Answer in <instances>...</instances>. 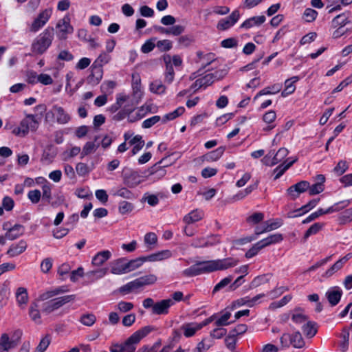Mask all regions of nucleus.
<instances>
[{"label":"nucleus","mask_w":352,"mask_h":352,"mask_svg":"<svg viewBox=\"0 0 352 352\" xmlns=\"http://www.w3.org/2000/svg\"><path fill=\"white\" fill-rule=\"evenodd\" d=\"M283 235L281 234H274L269 236L268 237L258 241V245L261 248H264L271 244L278 243L283 240Z\"/></svg>","instance_id":"obj_26"},{"label":"nucleus","mask_w":352,"mask_h":352,"mask_svg":"<svg viewBox=\"0 0 352 352\" xmlns=\"http://www.w3.org/2000/svg\"><path fill=\"white\" fill-rule=\"evenodd\" d=\"M143 263L144 261H142V257H140L134 260H131L129 261H126V272L138 268Z\"/></svg>","instance_id":"obj_41"},{"label":"nucleus","mask_w":352,"mask_h":352,"mask_svg":"<svg viewBox=\"0 0 352 352\" xmlns=\"http://www.w3.org/2000/svg\"><path fill=\"white\" fill-rule=\"evenodd\" d=\"M184 112V107H179L175 109L174 111L166 114L164 118V121L166 122L167 120H170L176 118L177 117L181 116Z\"/></svg>","instance_id":"obj_53"},{"label":"nucleus","mask_w":352,"mask_h":352,"mask_svg":"<svg viewBox=\"0 0 352 352\" xmlns=\"http://www.w3.org/2000/svg\"><path fill=\"white\" fill-rule=\"evenodd\" d=\"M297 157H295L294 160H292L291 162L286 164L288 160H285L284 162H283L280 165H279L278 167H276L274 169V172L277 173L275 176V179H277L279 178L289 167H291L294 163H295L297 161Z\"/></svg>","instance_id":"obj_32"},{"label":"nucleus","mask_w":352,"mask_h":352,"mask_svg":"<svg viewBox=\"0 0 352 352\" xmlns=\"http://www.w3.org/2000/svg\"><path fill=\"white\" fill-rule=\"evenodd\" d=\"M173 303L171 299H165L157 302L153 307V313L157 315L166 314L168 312V309Z\"/></svg>","instance_id":"obj_13"},{"label":"nucleus","mask_w":352,"mask_h":352,"mask_svg":"<svg viewBox=\"0 0 352 352\" xmlns=\"http://www.w3.org/2000/svg\"><path fill=\"white\" fill-rule=\"evenodd\" d=\"M231 317V314L229 311H226L219 318L215 321V325L217 327L226 326L230 322L228 320Z\"/></svg>","instance_id":"obj_45"},{"label":"nucleus","mask_w":352,"mask_h":352,"mask_svg":"<svg viewBox=\"0 0 352 352\" xmlns=\"http://www.w3.org/2000/svg\"><path fill=\"white\" fill-rule=\"evenodd\" d=\"M142 181V176L136 171H131L124 175V182L130 188L137 186Z\"/></svg>","instance_id":"obj_12"},{"label":"nucleus","mask_w":352,"mask_h":352,"mask_svg":"<svg viewBox=\"0 0 352 352\" xmlns=\"http://www.w3.org/2000/svg\"><path fill=\"white\" fill-rule=\"evenodd\" d=\"M41 197V193L39 190H33L29 191L28 194V199L32 204H37L39 202Z\"/></svg>","instance_id":"obj_51"},{"label":"nucleus","mask_w":352,"mask_h":352,"mask_svg":"<svg viewBox=\"0 0 352 352\" xmlns=\"http://www.w3.org/2000/svg\"><path fill=\"white\" fill-rule=\"evenodd\" d=\"M51 342V338L50 336L47 335L45 337H43L38 345L36 347V352H44L47 348L48 347L49 344Z\"/></svg>","instance_id":"obj_43"},{"label":"nucleus","mask_w":352,"mask_h":352,"mask_svg":"<svg viewBox=\"0 0 352 352\" xmlns=\"http://www.w3.org/2000/svg\"><path fill=\"white\" fill-rule=\"evenodd\" d=\"M22 336L21 331H16L14 333L15 339L10 340L7 333H3L0 338V352H8L9 349L14 348L19 343Z\"/></svg>","instance_id":"obj_7"},{"label":"nucleus","mask_w":352,"mask_h":352,"mask_svg":"<svg viewBox=\"0 0 352 352\" xmlns=\"http://www.w3.org/2000/svg\"><path fill=\"white\" fill-rule=\"evenodd\" d=\"M233 277L232 276H229L228 277L224 278L222 279L218 284L215 285L213 289V292H217L219 291L221 289L227 286L229 283H231Z\"/></svg>","instance_id":"obj_58"},{"label":"nucleus","mask_w":352,"mask_h":352,"mask_svg":"<svg viewBox=\"0 0 352 352\" xmlns=\"http://www.w3.org/2000/svg\"><path fill=\"white\" fill-rule=\"evenodd\" d=\"M324 226L322 223H315L313 224L305 232L304 235V240L306 241L307 238L312 235L317 234Z\"/></svg>","instance_id":"obj_37"},{"label":"nucleus","mask_w":352,"mask_h":352,"mask_svg":"<svg viewBox=\"0 0 352 352\" xmlns=\"http://www.w3.org/2000/svg\"><path fill=\"white\" fill-rule=\"evenodd\" d=\"M24 232V228L23 226L16 224L11 228H9L6 233V237L8 240H14L21 236Z\"/></svg>","instance_id":"obj_23"},{"label":"nucleus","mask_w":352,"mask_h":352,"mask_svg":"<svg viewBox=\"0 0 352 352\" xmlns=\"http://www.w3.org/2000/svg\"><path fill=\"white\" fill-rule=\"evenodd\" d=\"M291 299H292L291 296H285L280 301L272 302L270 305V309L274 310L275 309L281 307L285 305L287 302H289Z\"/></svg>","instance_id":"obj_46"},{"label":"nucleus","mask_w":352,"mask_h":352,"mask_svg":"<svg viewBox=\"0 0 352 352\" xmlns=\"http://www.w3.org/2000/svg\"><path fill=\"white\" fill-rule=\"evenodd\" d=\"M54 35L53 28H46L32 43V52L37 55H41L51 45Z\"/></svg>","instance_id":"obj_3"},{"label":"nucleus","mask_w":352,"mask_h":352,"mask_svg":"<svg viewBox=\"0 0 352 352\" xmlns=\"http://www.w3.org/2000/svg\"><path fill=\"white\" fill-rule=\"evenodd\" d=\"M156 46L161 52H167L172 48V42L169 40L159 41Z\"/></svg>","instance_id":"obj_49"},{"label":"nucleus","mask_w":352,"mask_h":352,"mask_svg":"<svg viewBox=\"0 0 352 352\" xmlns=\"http://www.w3.org/2000/svg\"><path fill=\"white\" fill-rule=\"evenodd\" d=\"M117 307L120 311L126 313L131 311L133 308V304L129 302L121 301L118 302Z\"/></svg>","instance_id":"obj_60"},{"label":"nucleus","mask_w":352,"mask_h":352,"mask_svg":"<svg viewBox=\"0 0 352 352\" xmlns=\"http://www.w3.org/2000/svg\"><path fill=\"white\" fill-rule=\"evenodd\" d=\"M262 250L261 247L258 245L257 242L254 244L250 249H249L245 253V257L247 258H250L258 254V252Z\"/></svg>","instance_id":"obj_64"},{"label":"nucleus","mask_w":352,"mask_h":352,"mask_svg":"<svg viewBox=\"0 0 352 352\" xmlns=\"http://www.w3.org/2000/svg\"><path fill=\"white\" fill-rule=\"evenodd\" d=\"M99 144H95L94 142H87L82 151L81 153V158H83L85 156L89 155L90 153H94L96 149L98 148Z\"/></svg>","instance_id":"obj_35"},{"label":"nucleus","mask_w":352,"mask_h":352,"mask_svg":"<svg viewBox=\"0 0 352 352\" xmlns=\"http://www.w3.org/2000/svg\"><path fill=\"white\" fill-rule=\"evenodd\" d=\"M142 286L153 285L156 283L157 278L154 274H148L138 278Z\"/></svg>","instance_id":"obj_42"},{"label":"nucleus","mask_w":352,"mask_h":352,"mask_svg":"<svg viewBox=\"0 0 352 352\" xmlns=\"http://www.w3.org/2000/svg\"><path fill=\"white\" fill-rule=\"evenodd\" d=\"M154 329L151 326H146L135 331L124 343L112 344L111 352H134L135 344L138 343L143 338L146 336Z\"/></svg>","instance_id":"obj_2"},{"label":"nucleus","mask_w":352,"mask_h":352,"mask_svg":"<svg viewBox=\"0 0 352 352\" xmlns=\"http://www.w3.org/2000/svg\"><path fill=\"white\" fill-rule=\"evenodd\" d=\"M283 347H289L292 345L294 348H302L305 342L302 335L299 332H295L294 334L283 333L280 339Z\"/></svg>","instance_id":"obj_6"},{"label":"nucleus","mask_w":352,"mask_h":352,"mask_svg":"<svg viewBox=\"0 0 352 352\" xmlns=\"http://www.w3.org/2000/svg\"><path fill=\"white\" fill-rule=\"evenodd\" d=\"M302 329L305 336L309 338H313L317 333L316 323L310 320L302 325Z\"/></svg>","instance_id":"obj_31"},{"label":"nucleus","mask_w":352,"mask_h":352,"mask_svg":"<svg viewBox=\"0 0 352 352\" xmlns=\"http://www.w3.org/2000/svg\"><path fill=\"white\" fill-rule=\"evenodd\" d=\"M166 87L160 82H153L150 85V90L157 94H162L165 91Z\"/></svg>","instance_id":"obj_47"},{"label":"nucleus","mask_w":352,"mask_h":352,"mask_svg":"<svg viewBox=\"0 0 352 352\" xmlns=\"http://www.w3.org/2000/svg\"><path fill=\"white\" fill-rule=\"evenodd\" d=\"M108 272L107 268H100L96 270H91L87 272V276L89 278L95 277L96 278H101L104 277Z\"/></svg>","instance_id":"obj_39"},{"label":"nucleus","mask_w":352,"mask_h":352,"mask_svg":"<svg viewBox=\"0 0 352 352\" xmlns=\"http://www.w3.org/2000/svg\"><path fill=\"white\" fill-rule=\"evenodd\" d=\"M132 87L133 94L137 98H140L142 96L141 93V78L140 76L138 73L132 74Z\"/></svg>","instance_id":"obj_29"},{"label":"nucleus","mask_w":352,"mask_h":352,"mask_svg":"<svg viewBox=\"0 0 352 352\" xmlns=\"http://www.w3.org/2000/svg\"><path fill=\"white\" fill-rule=\"evenodd\" d=\"M308 190L310 195H315L323 192L324 190V186L315 183L311 186L309 184Z\"/></svg>","instance_id":"obj_57"},{"label":"nucleus","mask_w":352,"mask_h":352,"mask_svg":"<svg viewBox=\"0 0 352 352\" xmlns=\"http://www.w3.org/2000/svg\"><path fill=\"white\" fill-rule=\"evenodd\" d=\"M304 18L307 22H312L318 15V12L311 8H307L304 12Z\"/></svg>","instance_id":"obj_52"},{"label":"nucleus","mask_w":352,"mask_h":352,"mask_svg":"<svg viewBox=\"0 0 352 352\" xmlns=\"http://www.w3.org/2000/svg\"><path fill=\"white\" fill-rule=\"evenodd\" d=\"M75 295H67L58 298H55L49 300L43 304V312L50 314L60 307H63L66 303L74 300Z\"/></svg>","instance_id":"obj_5"},{"label":"nucleus","mask_w":352,"mask_h":352,"mask_svg":"<svg viewBox=\"0 0 352 352\" xmlns=\"http://www.w3.org/2000/svg\"><path fill=\"white\" fill-rule=\"evenodd\" d=\"M27 246V243L21 240L16 244H12L7 251V254L12 257L16 256L25 252Z\"/></svg>","instance_id":"obj_20"},{"label":"nucleus","mask_w":352,"mask_h":352,"mask_svg":"<svg viewBox=\"0 0 352 352\" xmlns=\"http://www.w3.org/2000/svg\"><path fill=\"white\" fill-rule=\"evenodd\" d=\"M144 241L148 246L155 245L157 242V236L154 232H148L145 234Z\"/></svg>","instance_id":"obj_48"},{"label":"nucleus","mask_w":352,"mask_h":352,"mask_svg":"<svg viewBox=\"0 0 352 352\" xmlns=\"http://www.w3.org/2000/svg\"><path fill=\"white\" fill-rule=\"evenodd\" d=\"M39 126V122L33 114H28L23 119L20 125L13 130V133L19 136H25L29 131L35 132Z\"/></svg>","instance_id":"obj_4"},{"label":"nucleus","mask_w":352,"mask_h":352,"mask_svg":"<svg viewBox=\"0 0 352 352\" xmlns=\"http://www.w3.org/2000/svg\"><path fill=\"white\" fill-rule=\"evenodd\" d=\"M202 217V213L197 210H195L185 215L183 220L186 224L189 225L201 220Z\"/></svg>","instance_id":"obj_30"},{"label":"nucleus","mask_w":352,"mask_h":352,"mask_svg":"<svg viewBox=\"0 0 352 352\" xmlns=\"http://www.w3.org/2000/svg\"><path fill=\"white\" fill-rule=\"evenodd\" d=\"M299 80L298 76H293L289 79H287L285 81V89L282 91L281 96L286 97L289 94H292L296 90V86L294 83Z\"/></svg>","instance_id":"obj_24"},{"label":"nucleus","mask_w":352,"mask_h":352,"mask_svg":"<svg viewBox=\"0 0 352 352\" xmlns=\"http://www.w3.org/2000/svg\"><path fill=\"white\" fill-rule=\"evenodd\" d=\"M111 256V252L109 250L99 252L94 256L91 263L94 266L100 267L108 261Z\"/></svg>","instance_id":"obj_17"},{"label":"nucleus","mask_w":352,"mask_h":352,"mask_svg":"<svg viewBox=\"0 0 352 352\" xmlns=\"http://www.w3.org/2000/svg\"><path fill=\"white\" fill-rule=\"evenodd\" d=\"M56 117V120L59 124H64L70 120L69 116L65 111L63 108L54 106L52 111H48L45 115V120L47 121L50 117Z\"/></svg>","instance_id":"obj_8"},{"label":"nucleus","mask_w":352,"mask_h":352,"mask_svg":"<svg viewBox=\"0 0 352 352\" xmlns=\"http://www.w3.org/2000/svg\"><path fill=\"white\" fill-rule=\"evenodd\" d=\"M163 59L166 65L165 80L168 83H170L175 76V72L171 65V56L169 54H166L163 56Z\"/></svg>","instance_id":"obj_19"},{"label":"nucleus","mask_w":352,"mask_h":352,"mask_svg":"<svg viewBox=\"0 0 352 352\" xmlns=\"http://www.w3.org/2000/svg\"><path fill=\"white\" fill-rule=\"evenodd\" d=\"M263 218L264 215L263 213L255 212L248 217L247 221L249 223H252L253 224H256L263 221Z\"/></svg>","instance_id":"obj_61"},{"label":"nucleus","mask_w":352,"mask_h":352,"mask_svg":"<svg viewBox=\"0 0 352 352\" xmlns=\"http://www.w3.org/2000/svg\"><path fill=\"white\" fill-rule=\"evenodd\" d=\"M342 291L339 289H333L326 293V296L329 302L332 305H336L340 300L342 296Z\"/></svg>","instance_id":"obj_25"},{"label":"nucleus","mask_w":352,"mask_h":352,"mask_svg":"<svg viewBox=\"0 0 352 352\" xmlns=\"http://www.w3.org/2000/svg\"><path fill=\"white\" fill-rule=\"evenodd\" d=\"M309 188V183L307 181H300L294 185L291 186L287 190V194L291 199L294 200L299 195L305 192Z\"/></svg>","instance_id":"obj_9"},{"label":"nucleus","mask_w":352,"mask_h":352,"mask_svg":"<svg viewBox=\"0 0 352 352\" xmlns=\"http://www.w3.org/2000/svg\"><path fill=\"white\" fill-rule=\"evenodd\" d=\"M201 329V325H199L197 322L185 323L181 327V330L186 338L193 336Z\"/></svg>","instance_id":"obj_18"},{"label":"nucleus","mask_w":352,"mask_h":352,"mask_svg":"<svg viewBox=\"0 0 352 352\" xmlns=\"http://www.w3.org/2000/svg\"><path fill=\"white\" fill-rule=\"evenodd\" d=\"M102 78V68L93 66L91 74L87 78V82L91 85H98Z\"/></svg>","instance_id":"obj_21"},{"label":"nucleus","mask_w":352,"mask_h":352,"mask_svg":"<svg viewBox=\"0 0 352 352\" xmlns=\"http://www.w3.org/2000/svg\"><path fill=\"white\" fill-rule=\"evenodd\" d=\"M171 256V253L169 250H163L155 254H152L147 256H142V261H159Z\"/></svg>","instance_id":"obj_22"},{"label":"nucleus","mask_w":352,"mask_h":352,"mask_svg":"<svg viewBox=\"0 0 352 352\" xmlns=\"http://www.w3.org/2000/svg\"><path fill=\"white\" fill-rule=\"evenodd\" d=\"M248 330V327L245 324H240L236 326L233 329H232L230 332L232 335L236 337L239 335H241L246 332Z\"/></svg>","instance_id":"obj_59"},{"label":"nucleus","mask_w":352,"mask_h":352,"mask_svg":"<svg viewBox=\"0 0 352 352\" xmlns=\"http://www.w3.org/2000/svg\"><path fill=\"white\" fill-rule=\"evenodd\" d=\"M76 170L79 175L85 176L89 173L90 169L86 164L79 162L76 164Z\"/></svg>","instance_id":"obj_54"},{"label":"nucleus","mask_w":352,"mask_h":352,"mask_svg":"<svg viewBox=\"0 0 352 352\" xmlns=\"http://www.w3.org/2000/svg\"><path fill=\"white\" fill-rule=\"evenodd\" d=\"M70 19L69 16H65L63 19L60 20L56 28L59 29L60 33H61L60 37L62 38H66V34L71 33L73 31V28L70 25Z\"/></svg>","instance_id":"obj_14"},{"label":"nucleus","mask_w":352,"mask_h":352,"mask_svg":"<svg viewBox=\"0 0 352 352\" xmlns=\"http://www.w3.org/2000/svg\"><path fill=\"white\" fill-rule=\"evenodd\" d=\"M213 77L214 81H217L223 79L228 74V69L223 68L218 69L213 73H210Z\"/></svg>","instance_id":"obj_62"},{"label":"nucleus","mask_w":352,"mask_h":352,"mask_svg":"<svg viewBox=\"0 0 352 352\" xmlns=\"http://www.w3.org/2000/svg\"><path fill=\"white\" fill-rule=\"evenodd\" d=\"M237 264L238 261L233 258L200 261L184 270L183 274L186 276H193L218 270H226Z\"/></svg>","instance_id":"obj_1"},{"label":"nucleus","mask_w":352,"mask_h":352,"mask_svg":"<svg viewBox=\"0 0 352 352\" xmlns=\"http://www.w3.org/2000/svg\"><path fill=\"white\" fill-rule=\"evenodd\" d=\"M214 82L213 77L211 74H208L200 78L192 84L191 88L195 89V91L202 87L206 88Z\"/></svg>","instance_id":"obj_15"},{"label":"nucleus","mask_w":352,"mask_h":352,"mask_svg":"<svg viewBox=\"0 0 352 352\" xmlns=\"http://www.w3.org/2000/svg\"><path fill=\"white\" fill-rule=\"evenodd\" d=\"M224 152V148L219 147L214 151L208 153L204 155V160L207 162H214L219 159Z\"/></svg>","instance_id":"obj_33"},{"label":"nucleus","mask_w":352,"mask_h":352,"mask_svg":"<svg viewBox=\"0 0 352 352\" xmlns=\"http://www.w3.org/2000/svg\"><path fill=\"white\" fill-rule=\"evenodd\" d=\"M344 263L340 259L336 261L325 273L327 276H331L336 272L342 268Z\"/></svg>","instance_id":"obj_56"},{"label":"nucleus","mask_w":352,"mask_h":352,"mask_svg":"<svg viewBox=\"0 0 352 352\" xmlns=\"http://www.w3.org/2000/svg\"><path fill=\"white\" fill-rule=\"evenodd\" d=\"M265 21V16H253L245 21L241 25L243 28H250L255 25H260Z\"/></svg>","instance_id":"obj_27"},{"label":"nucleus","mask_w":352,"mask_h":352,"mask_svg":"<svg viewBox=\"0 0 352 352\" xmlns=\"http://www.w3.org/2000/svg\"><path fill=\"white\" fill-rule=\"evenodd\" d=\"M111 272L113 274H121L126 272V259L122 258L111 263Z\"/></svg>","instance_id":"obj_16"},{"label":"nucleus","mask_w":352,"mask_h":352,"mask_svg":"<svg viewBox=\"0 0 352 352\" xmlns=\"http://www.w3.org/2000/svg\"><path fill=\"white\" fill-rule=\"evenodd\" d=\"M239 17V12L234 10L228 17L221 19L217 25V28L221 31L226 30L232 27L237 22Z\"/></svg>","instance_id":"obj_10"},{"label":"nucleus","mask_w":352,"mask_h":352,"mask_svg":"<svg viewBox=\"0 0 352 352\" xmlns=\"http://www.w3.org/2000/svg\"><path fill=\"white\" fill-rule=\"evenodd\" d=\"M114 195L128 199L133 198V194L126 188H121L118 189Z\"/></svg>","instance_id":"obj_50"},{"label":"nucleus","mask_w":352,"mask_h":352,"mask_svg":"<svg viewBox=\"0 0 352 352\" xmlns=\"http://www.w3.org/2000/svg\"><path fill=\"white\" fill-rule=\"evenodd\" d=\"M96 321V317L93 314H86L81 316L80 322L85 326L91 327Z\"/></svg>","instance_id":"obj_36"},{"label":"nucleus","mask_w":352,"mask_h":352,"mask_svg":"<svg viewBox=\"0 0 352 352\" xmlns=\"http://www.w3.org/2000/svg\"><path fill=\"white\" fill-rule=\"evenodd\" d=\"M111 60V56L105 52L100 54L94 62L95 66L101 68L103 65L108 63Z\"/></svg>","instance_id":"obj_38"},{"label":"nucleus","mask_w":352,"mask_h":352,"mask_svg":"<svg viewBox=\"0 0 352 352\" xmlns=\"http://www.w3.org/2000/svg\"><path fill=\"white\" fill-rule=\"evenodd\" d=\"M289 151L285 148H280L275 155H273L276 164L281 162L288 155Z\"/></svg>","instance_id":"obj_44"},{"label":"nucleus","mask_w":352,"mask_h":352,"mask_svg":"<svg viewBox=\"0 0 352 352\" xmlns=\"http://www.w3.org/2000/svg\"><path fill=\"white\" fill-rule=\"evenodd\" d=\"M50 16V11L45 10L43 12H41L38 14L37 18H36L33 21L30 28V30L34 32L38 31L41 27H43L46 23Z\"/></svg>","instance_id":"obj_11"},{"label":"nucleus","mask_w":352,"mask_h":352,"mask_svg":"<svg viewBox=\"0 0 352 352\" xmlns=\"http://www.w3.org/2000/svg\"><path fill=\"white\" fill-rule=\"evenodd\" d=\"M338 209L334 208L333 206L329 207L327 210H323V209L320 208L318 211L311 214L306 219L303 220L302 223H309L322 214L331 213V212L338 211Z\"/></svg>","instance_id":"obj_28"},{"label":"nucleus","mask_w":352,"mask_h":352,"mask_svg":"<svg viewBox=\"0 0 352 352\" xmlns=\"http://www.w3.org/2000/svg\"><path fill=\"white\" fill-rule=\"evenodd\" d=\"M16 297L18 304L20 306L26 305L28 300V296L26 289L24 287H19L16 292Z\"/></svg>","instance_id":"obj_34"},{"label":"nucleus","mask_w":352,"mask_h":352,"mask_svg":"<svg viewBox=\"0 0 352 352\" xmlns=\"http://www.w3.org/2000/svg\"><path fill=\"white\" fill-rule=\"evenodd\" d=\"M133 209L132 204L127 201H122L119 206V212L122 214H126L131 212Z\"/></svg>","instance_id":"obj_55"},{"label":"nucleus","mask_w":352,"mask_h":352,"mask_svg":"<svg viewBox=\"0 0 352 352\" xmlns=\"http://www.w3.org/2000/svg\"><path fill=\"white\" fill-rule=\"evenodd\" d=\"M348 168V164L346 161H340L334 168V171L339 175H342Z\"/></svg>","instance_id":"obj_63"},{"label":"nucleus","mask_w":352,"mask_h":352,"mask_svg":"<svg viewBox=\"0 0 352 352\" xmlns=\"http://www.w3.org/2000/svg\"><path fill=\"white\" fill-rule=\"evenodd\" d=\"M30 316L34 322H35L36 323L41 322V321H40L41 315H40V312L38 309V306L36 304L34 303L30 306Z\"/></svg>","instance_id":"obj_40"}]
</instances>
